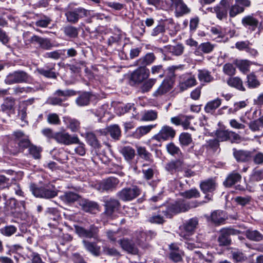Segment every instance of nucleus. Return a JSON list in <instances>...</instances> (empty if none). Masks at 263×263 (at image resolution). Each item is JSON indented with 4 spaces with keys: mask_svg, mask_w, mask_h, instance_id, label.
<instances>
[{
    "mask_svg": "<svg viewBox=\"0 0 263 263\" xmlns=\"http://www.w3.org/2000/svg\"><path fill=\"white\" fill-rule=\"evenodd\" d=\"M99 132L101 135H106L108 133H109L112 138L117 140L121 136V130L118 125H112L108 126L105 129H100Z\"/></svg>",
    "mask_w": 263,
    "mask_h": 263,
    "instance_id": "18",
    "label": "nucleus"
},
{
    "mask_svg": "<svg viewBox=\"0 0 263 263\" xmlns=\"http://www.w3.org/2000/svg\"><path fill=\"white\" fill-rule=\"evenodd\" d=\"M30 190L34 196L46 199L55 197L58 192V190L51 183L45 184L41 187H38L36 184L31 183Z\"/></svg>",
    "mask_w": 263,
    "mask_h": 263,
    "instance_id": "1",
    "label": "nucleus"
},
{
    "mask_svg": "<svg viewBox=\"0 0 263 263\" xmlns=\"http://www.w3.org/2000/svg\"><path fill=\"white\" fill-rule=\"evenodd\" d=\"M31 41L33 43L37 44L40 47L45 50H49L52 47V44L48 39L36 35L32 36Z\"/></svg>",
    "mask_w": 263,
    "mask_h": 263,
    "instance_id": "21",
    "label": "nucleus"
},
{
    "mask_svg": "<svg viewBox=\"0 0 263 263\" xmlns=\"http://www.w3.org/2000/svg\"><path fill=\"white\" fill-rule=\"evenodd\" d=\"M63 122L67 125V127L70 129L72 132H76L80 128V123L78 120L75 119L65 116L63 117Z\"/></svg>",
    "mask_w": 263,
    "mask_h": 263,
    "instance_id": "27",
    "label": "nucleus"
},
{
    "mask_svg": "<svg viewBox=\"0 0 263 263\" xmlns=\"http://www.w3.org/2000/svg\"><path fill=\"white\" fill-rule=\"evenodd\" d=\"M119 183V180L115 177H109L102 180L99 184V190L102 191H113Z\"/></svg>",
    "mask_w": 263,
    "mask_h": 263,
    "instance_id": "14",
    "label": "nucleus"
},
{
    "mask_svg": "<svg viewBox=\"0 0 263 263\" xmlns=\"http://www.w3.org/2000/svg\"><path fill=\"white\" fill-rule=\"evenodd\" d=\"M250 179L252 181H258L263 179V170H254L251 176Z\"/></svg>",
    "mask_w": 263,
    "mask_h": 263,
    "instance_id": "60",
    "label": "nucleus"
},
{
    "mask_svg": "<svg viewBox=\"0 0 263 263\" xmlns=\"http://www.w3.org/2000/svg\"><path fill=\"white\" fill-rule=\"evenodd\" d=\"M198 77L201 82L209 83L213 81V77L207 70H198Z\"/></svg>",
    "mask_w": 263,
    "mask_h": 263,
    "instance_id": "34",
    "label": "nucleus"
},
{
    "mask_svg": "<svg viewBox=\"0 0 263 263\" xmlns=\"http://www.w3.org/2000/svg\"><path fill=\"white\" fill-rule=\"evenodd\" d=\"M106 213L109 216H111L112 214L116 212L119 206V201L115 199H109L105 201Z\"/></svg>",
    "mask_w": 263,
    "mask_h": 263,
    "instance_id": "24",
    "label": "nucleus"
},
{
    "mask_svg": "<svg viewBox=\"0 0 263 263\" xmlns=\"http://www.w3.org/2000/svg\"><path fill=\"white\" fill-rule=\"evenodd\" d=\"M79 204L86 212L95 213L96 211H99V205L96 202L88 200L86 199H80Z\"/></svg>",
    "mask_w": 263,
    "mask_h": 263,
    "instance_id": "15",
    "label": "nucleus"
},
{
    "mask_svg": "<svg viewBox=\"0 0 263 263\" xmlns=\"http://www.w3.org/2000/svg\"><path fill=\"white\" fill-rule=\"evenodd\" d=\"M141 193V190L137 186H132L130 187H125L119 191L118 197L124 201H132L137 198Z\"/></svg>",
    "mask_w": 263,
    "mask_h": 263,
    "instance_id": "5",
    "label": "nucleus"
},
{
    "mask_svg": "<svg viewBox=\"0 0 263 263\" xmlns=\"http://www.w3.org/2000/svg\"><path fill=\"white\" fill-rule=\"evenodd\" d=\"M90 100L89 95L85 92L79 96L76 99V103L78 105L82 106L88 104Z\"/></svg>",
    "mask_w": 263,
    "mask_h": 263,
    "instance_id": "43",
    "label": "nucleus"
},
{
    "mask_svg": "<svg viewBox=\"0 0 263 263\" xmlns=\"http://www.w3.org/2000/svg\"><path fill=\"white\" fill-rule=\"evenodd\" d=\"M121 153L127 161L131 160L135 156V150L130 146H125L121 150Z\"/></svg>",
    "mask_w": 263,
    "mask_h": 263,
    "instance_id": "41",
    "label": "nucleus"
},
{
    "mask_svg": "<svg viewBox=\"0 0 263 263\" xmlns=\"http://www.w3.org/2000/svg\"><path fill=\"white\" fill-rule=\"evenodd\" d=\"M167 52L175 55H180L183 53V47L181 45H169L165 47Z\"/></svg>",
    "mask_w": 263,
    "mask_h": 263,
    "instance_id": "42",
    "label": "nucleus"
},
{
    "mask_svg": "<svg viewBox=\"0 0 263 263\" xmlns=\"http://www.w3.org/2000/svg\"><path fill=\"white\" fill-rule=\"evenodd\" d=\"M239 231L233 228L223 229L220 231V234L218 238L220 246H228L231 243L230 235H237Z\"/></svg>",
    "mask_w": 263,
    "mask_h": 263,
    "instance_id": "10",
    "label": "nucleus"
},
{
    "mask_svg": "<svg viewBox=\"0 0 263 263\" xmlns=\"http://www.w3.org/2000/svg\"><path fill=\"white\" fill-rule=\"evenodd\" d=\"M155 59L156 57L153 53H148L137 60L134 65L137 66L146 67V66L152 64Z\"/></svg>",
    "mask_w": 263,
    "mask_h": 263,
    "instance_id": "20",
    "label": "nucleus"
},
{
    "mask_svg": "<svg viewBox=\"0 0 263 263\" xmlns=\"http://www.w3.org/2000/svg\"><path fill=\"white\" fill-rule=\"evenodd\" d=\"M244 10L243 7L235 4L230 8L229 15L231 17H235L237 15L242 13Z\"/></svg>",
    "mask_w": 263,
    "mask_h": 263,
    "instance_id": "45",
    "label": "nucleus"
},
{
    "mask_svg": "<svg viewBox=\"0 0 263 263\" xmlns=\"http://www.w3.org/2000/svg\"><path fill=\"white\" fill-rule=\"evenodd\" d=\"M251 43L248 40L239 41L236 43L235 47L240 51L245 50L247 51Z\"/></svg>",
    "mask_w": 263,
    "mask_h": 263,
    "instance_id": "55",
    "label": "nucleus"
},
{
    "mask_svg": "<svg viewBox=\"0 0 263 263\" xmlns=\"http://www.w3.org/2000/svg\"><path fill=\"white\" fill-rule=\"evenodd\" d=\"M216 183L212 179H208L200 183V186L201 191L205 194L211 193L215 190Z\"/></svg>",
    "mask_w": 263,
    "mask_h": 263,
    "instance_id": "29",
    "label": "nucleus"
},
{
    "mask_svg": "<svg viewBox=\"0 0 263 263\" xmlns=\"http://www.w3.org/2000/svg\"><path fill=\"white\" fill-rule=\"evenodd\" d=\"M241 175L237 173H233L230 174L223 182L227 187H230L240 180Z\"/></svg>",
    "mask_w": 263,
    "mask_h": 263,
    "instance_id": "33",
    "label": "nucleus"
},
{
    "mask_svg": "<svg viewBox=\"0 0 263 263\" xmlns=\"http://www.w3.org/2000/svg\"><path fill=\"white\" fill-rule=\"evenodd\" d=\"M60 198L66 204H71L76 201L79 202V199L82 198L76 193L71 192L65 193Z\"/></svg>",
    "mask_w": 263,
    "mask_h": 263,
    "instance_id": "28",
    "label": "nucleus"
},
{
    "mask_svg": "<svg viewBox=\"0 0 263 263\" xmlns=\"http://www.w3.org/2000/svg\"><path fill=\"white\" fill-rule=\"evenodd\" d=\"M231 253L233 259L236 262H241L247 259L246 256L238 250H233Z\"/></svg>",
    "mask_w": 263,
    "mask_h": 263,
    "instance_id": "49",
    "label": "nucleus"
},
{
    "mask_svg": "<svg viewBox=\"0 0 263 263\" xmlns=\"http://www.w3.org/2000/svg\"><path fill=\"white\" fill-rule=\"evenodd\" d=\"M83 243L85 248L91 254L95 256H98L100 252V247L96 243L90 242L87 240H83Z\"/></svg>",
    "mask_w": 263,
    "mask_h": 263,
    "instance_id": "31",
    "label": "nucleus"
},
{
    "mask_svg": "<svg viewBox=\"0 0 263 263\" xmlns=\"http://www.w3.org/2000/svg\"><path fill=\"white\" fill-rule=\"evenodd\" d=\"M86 140L88 143L93 147H98L99 145V142L94 134L88 133L86 134Z\"/></svg>",
    "mask_w": 263,
    "mask_h": 263,
    "instance_id": "50",
    "label": "nucleus"
},
{
    "mask_svg": "<svg viewBox=\"0 0 263 263\" xmlns=\"http://www.w3.org/2000/svg\"><path fill=\"white\" fill-rule=\"evenodd\" d=\"M213 49L214 45L209 42L202 43L199 46V49L206 53L211 52Z\"/></svg>",
    "mask_w": 263,
    "mask_h": 263,
    "instance_id": "61",
    "label": "nucleus"
},
{
    "mask_svg": "<svg viewBox=\"0 0 263 263\" xmlns=\"http://www.w3.org/2000/svg\"><path fill=\"white\" fill-rule=\"evenodd\" d=\"M157 80L156 79H149L145 81L141 86V90L142 92L149 91L155 85Z\"/></svg>",
    "mask_w": 263,
    "mask_h": 263,
    "instance_id": "44",
    "label": "nucleus"
},
{
    "mask_svg": "<svg viewBox=\"0 0 263 263\" xmlns=\"http://www.w3.org/2000/svg\"><path fill=\"white\" fill-rule=\"evenodd\" d=\"M14 136L17 139L20 147H27L29 145V141L27 138L21 131L15 132Z\"/></svg>",
    "mask_w": 263,
    "mask_h": 263,
    "instance_id": "35",
    "label": "nucleus"
},
{
    "mask_svg": "<svg viewBox=\"0 0 263 263\" xmlns=\"http://www.w3.org/2000/svg\"><path fill=\"white\" fill-rule=\"evenodd\" d=\"M233 155L237 161L245 162L251 159L252 153L249 151L233 149Z\"/></svg>",
    "mask_w": 263,
    "mask_h": 263,
    "instance_id": "26",
    "label": "nucleus"
},
{
    "mask_svg": "<svg viewBox=\"0 0 263 263\" xmlns=\"http://www.w3.org/2000/svg\"><path fill=\"white\" fill-rule=\"evenodd\" d=\"M47 121L49 124L59 125L60 123V120L59 116L55 113L49 114L47 116Z\"/></svg>",
    "mask_w": 263,
    "mask_h": 263,
    "instance_id": "58",
    "label": "nucleus"
},
{
    "mask_svg": "<svg viewBox=\"0 0 263 263\" xmlns=\"http://www.w3.org/2000/svg\"><path fill=\"white\" fill-rule=\"evenodd\" d=\"M173 87V82L170 79H164L157 89L154 92L153 96L158 97L170 91Z\"/></svg>",
    "mask_w": 263,
    "mask_h": 263,
    "instance_id": "16",
    "label": "nucleus"
},
{
    "mask_svg": "<svg viewBox=\"0 0 263 263\" xmlns=\"http://www.w3.org/2000/svg\"><path fill=\"white\" fill-rule=\"evenodd\" d=\"M164 2L168 8L175 7V12L178 16H182L190 12V9L182 0H164Z\"/></svg>",
    "mask_w": 263,
    "mask_h": 263,
    "instance_id": "6",
    "label": "nucleus"
},
{
    "mask_svg": "<svg viewBox=\"0 0 263 263\" xmlns=\"http://www.w3.org/2000/svg\"><path fill=\"white\" fill-rule=\"evenodd\" d=\"M221 104V100L218 98L209 102L204 107L206 112H211L213 110L217 108Z\"/></svg>",
    "mask_w": 263,
    "mask_h": 263,
    "instance_id": "37",
    "label": "nucleus"
},
{
    "mask_svg": "<svg viewBox=\"0 0 263 263\" xmlns=\"http://www.w3.org/2000/svg\"><path fill=\"white\" fill-rule=\"evenodd\" d=\"M228 84L233 87H235L238 90L244 91L245 87L243 86L241 80L238 77L230 78L227 81Z\"/></svg>",
    "mask_w": 263,
    "mask_h": 263,
    "instance_id": "38",
    "label": "nucleus"
},
{
    "mask_svg": "<svg viewBox=\"0 0 263 263\" xmlns=\"http://www.w3.org/2000/svg\"><path fill=\"white\" fill-rule=\"evenodd\" d=\"M236 65L241 71L246 73L249 70L250 62L247 60H239L236 62Z\"/></svg>",
    "mask_w": 263,
    "mask_h": 263,
    "instance_id": "46",
    "label": "nucleus"
},
{
    "mask_svg": "<svg viewBox=\"0 0 263 263\" xmlns=\"http://www.w3.org/2000/svg\"><path fill=\"white\" fill-rule=\"evenodd\" d=\"M198 223L196 218H193L186 221L181 229L180 235L185 239H188V237L194 232Z\"/></svg>",
    "mask_w": 263,
    "mask_h": 263,
    "instance_id": "9",
    "label": "nucleus"
},
{
    "mask_svg": "<svg viewBox=\"0 0 263 263\" xmlns=\"http://www.w3.org/2000/svg\"><path fill=\"white\" fill-rule=\"evenodd\" d=\"M62 54V51L60 50H55L52 52H46L44 55L46 58H51L54 60L59 59Z\"/></svg>",
    "mask_w": 263,
    "mask_h": 263,
    "instance_id": "64",
    "label": "nucleus"
},
{
    "mask_svg": "<svg viewBox=\"0 0 263 263\" xmlns=\"http://www.w3.org/2000/svg\"><path fill=\"white\" fill-rule=\"evenodd\" d=\"M140 236L138 237L137 239L139 241V245H141L140 242H143L144 240H147L152 239L155 236V234L152 231H149L147 233L142 232L140 234Z\"/></svg>",
    "mask_w": 263,
    "mask_h": 263,
    "instance_id": "52",
    "label": "nucleus"
},
{
    "mask_svg": "<svg viewBox=\"0 0 263 263\" xmlns=\"http://www.w3.org/2000/svg\"><path fill=\"white\" fill-rule=\"evenodd\" d=\"M157 117V114L153 110L146 111L143 116L142 119L145 121H152L155 120Z\"/></svg>",
    "mask_w": 263,
    "mask_h": 263,
    "instance_id": "62",
    "label": "nucleus"
},
{
    "mask_svg": "<svg viewBox=\"0 0 263 263\" xmlns=\"http://www.w3.org/2000/svg\"><path fill=\"white\" fill-rule=\"evenodd\" d=\"M200 204L196 201H187L183 199H179L170 204L166 209L168 215L171 217L173 215L181 212H184L189 209L196 208Z\"/></svg>",
    "mask_w": 263,
    "mask_h": 263,
    "instance_id": "2",
    "label": "nucleus"
},
{
    "mask_svg": "<svg viewBox=\"0 0 263 263\" xmlns=\"http://www.w3.org/2000/svg\"><path fill=\"white\" fill-rule=\"evenodd\" d=\"M119 244L123 250L129 253L132 254H137L138 253L137 248L128 239H121L119 241Z\"/></svg>",
    "mask_w": 263,
    "mask_h": 263,
    "instance_id": "23",
    "label": "nucleus"
},
{
    "mask_svg": "<svg viewBox=\"0 0 263 263\" xmlns=\"http://www.w3.org/2000/svg\"><path fill=\"white\" fill-rule=\"evenodd\" d=\"M54 140L59 144L69 145L79 142V139L77 135H71L65 130H63L54 133Z\"/></svg>",
    "mask_w": 263,
    "mask_h": 263,
    "instance_id": "4",
    "label": "nucleus"
},
{
    "mask_svg": "<svg viewBox=\"0 0 263 263\" xmlns=\"http://www.w3.org/2000/svg\"><path fill=\"white\" fill-rule=\"evenodd\" d=\"M131 75V79L136 83H141L149 76V70L146 67L138 66Z\"/></svg>",
    "mask_w": 263,
    "mask_h": 263,
    "instance_id": "13",
    "label": "nucleus"
},
{
    "mask_svg": "<svg viewBox=\"0 0 263 263\" xmlns=\"http://www.w3.org/2000/svg\"><path fill=\"white\" fill-rule=\"evenodd\" d=\"M226 219L225 214L222 211H216L211 214V220L216 224L222 223Z\"/></svg>",
    "mask_w": 263,
    "mask_h": 263,
    "instance_id": "36",
    "label": "nucleus"
},
{
    "mask_svg": "<svg viewBox=\"0 0 263 263\" xmlns=\"http://www.w3.org/2000/svg\"><path fill=\"white\" fill-rule=\"evenodd\" d=\"M197 84L195 77L191 73H184L180 76L178 87L181 91L192 87Z\"/></svg>",
    "mask_w": 263,
    "mask_h": 263,
    "instance_id": "7",
    "label": "nucleus"
},
{
    "mask_svg": "<svg viewBox=\"0 0 263 263\" xmlns=\"http://www.w3.org/2000/svg\"><path fill=\"white\" fill-rule=\"evenodd\" d=\"M250 128L253 131H256L263 127V117L252 121L249 124Z\"/></svg>",
    "mask_w": 263,
    "mask_h": 263,
    "instance_id": "47",
    "label": "nucleus"
},
{
    "mask_svg": "<svg viewBox=\"0 0 263 263\" xmlns=\"http://www.w3.org/2000/svg\"><path fill=\"white\" fill-rule=\"evenodd\" d=\"M155 125H149L146 126H142L138 127L133 134L134 137L136 138L139 139L143 136L148 133Z\"/></svg>",
    "mask_w": 263,
    "mask_h": 263,
    "instance_id": "30",
    "label": "nucleus"
},
{
    "mask_svg": "<svg viewBox=\"0 0 263 263\" xmlns=\"http://www.w3.org/2000/svg\"><path fill=\"white\" fill-rule=\"evenodd\" d=\"M65 34L70 37H76L78 34V29L73 26H68L64 28Z\"/></svg>",
    "mask_w": 263,
    "mask_h": 263,
    "instance_id": "54",
    "label": "nucleus"
},
{
    "mask_svg": "<svg viewBox=\"0 0 263 263\" xmlns=\"http://www.w3.org/2000/svg\"><path fill=\"white\" fill-rule=\"evenodd\" d=\"M3 201L5 203L4 214L5 215H8L10 214L13 213V210L15 209L16 206V200L15 199L11 198L6 201V196L3 195V199L0 197V202Z\"/></svg>",
    "mask_w": 263,
    "mask_h": 263,
    "instance_id": "22",
    "label": "nucleus"
},
{
    "mask_svg": "<svg viewBox=\"0 0 263 263\" xmlns=\"http://www.w3.org/2000/svg\"><path fill=\"white\" fill-rule=\"evenodd\" d=\"M37 71L40 74L47 78H54L56 77L55 73L52 71V68L47 69L44 68H42L38 69Z\"/></svg>",
    "mask_w": 263,
    "mask_h": 263,
    "instance_id": "57",
    "label": "nucleus"
},
{
    "mask_svg": "<svg viewBox=\"0 0 263 263\" xmlns=\"http://www.w3.org/2000/svg\"><path fill=\"white\" fill-rule=\"evenodd\" d=\"M16 231V228L13 226H6L0 229L1 233L4 235L10 236Z\"/></svg>",
    "mask_w": 263,
    "mask_h": 263,
    "instance_id": "53",
    "label": "nucleus"
},
{
    "mask_svg": "<svg viewBox=\"0 0 263 263\" xmlns=\"http://www.w3.org/2000/svg\"><path fill=\"white\" fill-rule=\"evenodd\" d=\"M15 104V100L12 97L6 98L3 104L1 105V109L3 111H7L13 109Z\"/></svg>",
    "mask_w": 263,
    "mask_h": 263,
    "instance_id": "40",
    "label": "nucleus"
},
{
    "mask_svg": "<svg viewBox=\"0 0 263 263\" xmlns=\"http://www.w3.org/2000/svg\"><path fill=\"white\" fill-rule=\"evenodd\" d=\"M164 216L166 217H170V216L168 215L167 211L162 210V211H159L158 214H155L150 217L149 221L151 223H155L158 224L162 223L164 221Z\"/></svg>",
    "mask_w": 263,
    "mask_h": 263,
    "instance_id": "32",
    "label": "nucleus"
},
{
    "mask_svg": "<svg viewBox=\"0 0 263 263\" xmlns=\"http://www.w3.org/2000/svg\"><path fill=\"white\" fill-rule=\"evenodd\" d=\"M29 153L34 159H40L42 149L41 147H38L34 145H30L29 148Z\"/></svg>",
    "mask_w": 263,
    "mask_h": 263,
    "instance_id": "51",
    "label": "nucleus"
},
{
    "mask_svg": "<svg viewBox=\"0 0 263 263\" xmlns=\"http://www.w3.org/2000/svg\"><path fill=\"white\" fill-rule=\"evenodd\" d=\"M212 36L214 40L218 42H226L229 37L226 35V31L220 28L213 27L211 28Z\"/></svg>",
    "mask_w": 263,
    "mask_h": 263,
    "instance_id": "19",
    "label": "nucleus"
},
{
    "mask_svg": "<svg viewBox=\"0 0 263 263\" xmlns=\"http://www.w3.org/2000/svg\"><path fill=\"white\" fill-rule=\"evenodd\" d=\"M229 6V5L227 0H221L216 6L211 8L210 11L213 13H215L217 17L221 20L227 18Z\"/></svg>",
    "mask_w": 263,
    "mask_h": 263,
    "instance_id": "12",
    "label": "nucleus"
},
{
    "mask_svg": "<svg viewBox=\"0 0 263 263\" xmlns=\"http://www.w3.org/2000/svg\"><path fill=\"white\" fill-rule=\"evenodd\" d=\"M76 232L81 237L93 238L97 240H99L98 235V228L93 225L91 226L89 230H86L81 227L77 226L76 227Z\"/></svg>",
    "mask_w": 263,
    "mask_h": 263,
    "instance_id": "11",
    "label": "nucleus"
},
{
    "mask_svg": "<svg viewBox=\"0 0 263 263\" xmlns=\"http://www.w3.org/2000/svg\"><path fill=\"white\" fill-rule=\"evenodd\" d=\"M228 130H217L216 133V140H211L208 142L209 145L211 147L216 146L218 144V141H225L228 140Z\"/></svg>",
    "mask_w": 263,
    "mask_h": 263,
    "instance_id": "25",
    "label": "nucleus"
},
{
    "mask_svg": "<svg viewBox=\"0 0 263 263\" xmlns=\"http://www.w3.org/2000/svg\"><path fill=\"white\" fill-rule=\"evenodd\" d=\"M183 255L182 251L178 252L171 251L170 253V258L174 262H179L182 260V256Z\"/></svg>",
    "mask_w": 263,
    "mask_h": 263,
    "instance_id": "59",
    "label": "nucleus"
},
{
    "mask_svg": "<svg viewBox=\"0 0 263 263\" xmlns=\"http://www.w3.org/2000/svg\"><path fill=\"white\" fill-rule=\"evenodd\" d=\"M248 85L250 88H256L259 86L260 83L256 79L253 73H251L248 76Z\"/></svg>",
    "mask_w": 263,
    "mask_h": 263,
    "instance_id": "48",
    "label": "nucleus"
},
{
    "mask_svg": "<svg viewBox=\"0 0 263 263\" xmlns=\"http://www.w3.org/2000/svg\"><path fill=\"white\" fill-rule=\"evenodd\" d=\"M175 134V130L172 127L164 125L157 134L154 135L148 140L147 144L149 146L158 145H159L158 143H160L162 141H166L173 138Z\"/></svg>",
    "mask_w": 263,
    "mask_h": 263,
    "instance_id": "3",
    "label": "nucleus"
},
{
    "mask_svg": "<svg viewBox=\"0 0 263 263\" xmlns=\"http://www.w3.org/2000/svg\"><path fill=\"white\" fill-rule=\"evenodd\" d=\"M179 140L181 144L186 146L189 145L192 141L191 135L188 133L181 134Z\"/></svg>",
    "mask_w": 263,
    "mask_h": 263,
    "instance_id": "56",
    "label": "nucleus"
},
{
    "mask_svg": "<svg viewBox=\"0 0 263 263\" xmlns=\"http://www.w3.org/2000/svg\"><path fill=\"white\" fill-rule=\"evenodd\" d=\"M246 237L253 241H260L262 238V235L257 230H248L246 232Z\"/></svg>",
    "mask_w": 263,
    "mask_h": 263,
    "instance_id": "39",
    "label": "nucleus"
},
{
    "mask_svg": "<svg viewBox=\"0 0 263 263\" xmlns=\"http://www.w3.org/2000/svg\"><path fill=\"white\" fill-rule=\"evenodd\" d=\"M183 197L186 198H197L200 193L196 189H191L182 193Z\"/></svg>",
    "mask_w": 263,
    "mask_h": 263,
    "instance_id": "63",
    "label": "nucleus"
},
{
    "mask_svg": "<svg viewBox=\"0 0 263 263\" xmlns=\"http://www.w3.org/2000/svg\"><path fill=\"white\" fill-rule=\"evenodd\" d=\"M259 23L258 20L253 14L246 15L241 20L242 25L245 27H249L252 31L258 27Z\"/></svg>",
    "mask_w": 263,
    "mask_h": 263,
    "instance_id": "17",
    "label": "nucleus"
},
{
    "mask_svg": "<svg viewBox=\"0 0 263 263\" xmlns=\"http://www.w3.org/2000/svg\"><path fill=\"white\" fill-rule=\"evenodd\" d=\"M28 79L27 74L22 71H14L8 74L5 79V83L8 85L27 82Z\"/></svg>",
    "mask_w": 263,
    "mask_h": 263,
    "instance_id": "8",
    "label": "nucleus"
}]
</instances>
